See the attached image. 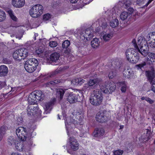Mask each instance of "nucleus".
<instances>
[{
	"mask_svg": "<svg viewBox=\"0 0 155 155\" xmlns=\"http://www.w3.org/2000/svg\"><path fill=\"white\" fill-rule=\"evenodd\" d=\"M132 43L137 51H139L144 56L147 55V51L146 48L147 42L145 39L140 37L138 38L137 44L135 39L133 40Z\"/></svg>",
	"mask_w": 155,
	"mask_h": 155,
	"instance_id": "nucleus-1",
	"label": "nucleus"
},
{
	"mask_svg": "<svg viewBox=\"0 0 155 155\" xmlns=\"http://www.w3.org/2000/svg\"><path fill=\"white\" fill-rule=\"evenodd\" d=\"M101 27L104 30L100 34L101 39L104 42H108L113 37V33L107 29L109 27L106 22L102 23Z\"/></svg>",
	"mask_w": 155,
	"mask_h": 155,
	"instance_id": "nucleus-2",
	"label": "nucleus"
},
{
	"mask_svg": "<svg viewBox=\"0 0 155 155\" xmlns=\"http://www.w3.org/2000/svg\"><path fill=\"white\" fill-rule=\"evenodd\" d=\"M44 95L40 91H36L32 92L29 95L28 101L30 104L34 105L37 101H41L44 99Z\"/></svg>",
	"mask_w": 155,
	"mask_h": 155,
	"instance_id": "nucleus-3",
	"label": "nucleus"
},
{
	"mask_svg": "<svg viewBox=\"0 0 155 155\" xmlns=\"http://www.w3.org/2000/svg\"><path fill=\"white\" fill-rule=\"evenodd\" d=\"M83 119V116L82 115H80L79 116H77L76 120L75 121H74V123H73L72 121L73 120L71 118L68 117L67 118L66 121H65V125L66 128L67 132L68 135H69V130H70L71 127H72L76 126V124H82V121Z\"/></svg>",
	"mask_w": 155,
	"mask_h": 155,
	"instance_id": "nucleus-4",
	"label": "nucleus"
},
{
	"mask_svg": "<svg viewBox=\"0 0 155 155\" xmlns=\"http://www.w3.org/2000/svg\"><path fill=\"white\" fill-rule=\"evenodd\" d=\"M66 92L69 94L68 97V100L70 103H73L77 101V97L74 96L72 93H69L70 91L69 90L62 88H58L56 90L57 96L60 97V99H62L64 92Z\"/></svg>",
	"mask_w": 155,
	"mask_h": 155,
	"instance_id": "nucleus-5",
	"label": "nucleus"
},
{
	"mask_svg": "<svg viewBox=\"0 0 155 155\" xmlns=\"http://www.w3.org/2000/svg\"><path fill=\"white\" fill-rule=\"evenodd\" d=\"M38 64L37 60L35 58H31L26 61L24 65V68L28 72L32 73L36 69Z\"/></svg>",
	"mask_w": 155,
	"mask_h": 155,
	"instance_id": "nucleus-6",
	"label": "nucleus"
},
{
	"mask_svg": "<svg viewBox=\"0 0 155 155\" xmlns=\"http://www.w3.org/2000/svg\"><path fill=\"white\" fill-rule=\"evenodd\" d=\"M103 97L101 92L99 90L94 91L90 97V101L91 104L94 105L100 104L101 102Z\"/></svg>",
	"mask_w": 155,
	"mask_h": 155,
	"instance_id": "nucleus-7",
	"label": "nucleus"
},
{
	"mask_svg": "<svg viewBox=\"0 0 155 155\" xmlns=\"http://www.w3.org/2000/svg\"><path fill=\"white\" fill-rule=\"evenodd\" d=\"M43 10V7L42 5L39 4H37L31 7L29 13L32 17L37 18L42 14Z\"/></svg>",
	"mask_w": 155,
	"mask_h": 155,
	"instance_id": "nucleus-8",
	"label": "nucleus"
},
{
	"mask_svg": "<svg viewBox=\"0 0 155 155\" xmlns=\"http://www.w3.org/2000/svg\"><path fill=\"white\" fill-rule=\"evenodd\" d=\"M135 52L134 49L131 48L128 49L125 53L126 57L128 61L134 64L137 62L140 58L137 54L136 56L134 55Z\"/></svg>",
	"mask_w": 155,
	"mask_h": 155,
	"instance_id": "nucleus-9",
	"label": "nucleus"
},
{
	"mask_svg": "<svg viewBox=\"0 0 155 155\" xmlns=\"http://www.w3.org/2000/svg\"><path fill=\"white\" fill-rule=\"evenodd\" d=\"M27 49L22 48L15 51L13 54V58L16 60H20L24 59L28 55Z\"/></svg>",
	"mask_w": 155,
	"mask_h": 155,
	"instance_id": "nucleus-10",
	"label": "nucleus"
},
{
	"mask_svg": "<svg viewBox=\"0 0 155 155\" xmlns=\"http://www.w3.org/2000/svg\"><path fill=\"white\" fill-rule=\"evenodd\" d=\"M9 144L12 145L13 147H15L16 149L19 151L27 152L28 154H26V155H28V151L26 148L23 146L22 142H19L18 141H16L14 139H12L10 141H9Z\"/></svg>",
	"mask_w": 155,
	"mask_h": 155,
	"instance_id": "nucleus-11",
	"label": "nucleus"
},
{
	"mask_svg": "<svg viewBox=\"0 0 155 155\" xmlns=\"http://www.w3.org/2000/svg\"><path fill=\"white\" fill-rule=\"evenodd\" d=\"M93 36L92 31L90 29L88 28L85 31H81L78 35V38L81 40L86 41L89 40L93 37Z\"/></svg>",
	"mask_w": 155,
	"mask_h": 155,
	"instance_id": "nucleus-12",
	"label": "nucleus"
},
{
	"mask_svg": "<svg viewBox=\"0 0 155 155\" xmlns=\"http://www.w3.org/2000/svg\"><path fill=\"white\" fill-rule=\"evenodd\" d=\"M100 87L101 90L104 93H108L112 92L115 89L116 85L114 82L111 81L101 85Z\"/></svg>",
	"mask_w": 155,
	"mask_h": 155,
	"instance_id": "nucleus-13",
	"label": "nucleus"
},
{
	"mask_svg": "<svg viewBox=\"0 0 155 155\" xmlns=\"http://www.w3.org/2000/svg\"><path fill=\"white\" fill-rule=\"evenodd\" d=\"M16 134L19 139L21 141H24L27 138V132L26 128L21 127L16 130Z\"/></svg>",
	"mask_w": 155,
	"mask_h": 155,
	"instance_id": "nucleus-14",
	"label": "nucleus"
},
{
	"mask_svg": "<svg viewBox=\"0 0 155 155\" xmlns=\"http://www.w3.org/2000/svg\"><path fill=\"white\" fill-rule=\"evenodd\" d=\"M68 143L69 147L73 151H75L78 149L79 143L78 141L74 137H72L69 138Z\"/></svg>",
	"mask_w": 155,
	"mask_h": 155,
	"instance_id": "nucleus-15",
	"label": "nucleus"
},
{
	"mask_svg": "<svg viewBox=\"0 0 155 155\" xmlns=\"http://www.w3.org/2000/svg\"><path fill=\"white\" fill-rule=\"evenodd\" d=\"M96 119L97 121L101 123L105 122L108 120L107 117L103 112H98L96 115Z\"/></svg>",
	"mask_w": 155,
	"mask_h": 155,
	"instance_id": "nucleus-16",
	"label": "nucleus"
},
{
	"mask_svg": "<svg viewBox=\"0 0 155 155\" xmlns=\"http://www.w3.org/2000/svg\"><path fill=\"white\" fill-rule=\"evenodd\" d=\"M146 74L149 82L152 85L155 84V80H153L154 77V73L153 70L151 71H146Z\"/></svg>",
	"mask_w": 155,
	"mask_h": 155,
	"instance_id": "nucleus-17",
	"label": "nucleus"
},
{
	"mask_svg": "<svg viewBox=\"0 0 155 155\" xmlns=\"http://www.w3.org/2000/svg\"><path fill=\"white\" fill-rule=\"evenodd\" d=\"M12 4L15 7L21 8L24 6L25 0H12Z\"/></svg>",
	"mask_w": 155,
	"mask_h": 155,
	"instance_id": "nucleus-18",
	"label": "nucleus"
},
{
	"mask_svg": "<svg viewBox=\"0 0 155 155\" xmlns=\"http://www.w3.org/2000/svg\"><path fill=\"white\" fill-rule=\"evenodd\" d=\"M105 133V131L102 128H98L96 129L93 133V135L96 137H100L103 136Z\"/></svg>",
	"mask_w": 155,
	"mask_h": 155,
	"instance_id": "nucleus-19",
	"label": "nucleus"
},
{
	"mask_svg": "<svg viewBox=\"0 0 155 155\" xmlns=\"http://www.w3.org/2000/svg\"><path fill=\"white\" fill-rule=\"evenodd\" d=\"M110 27L112 28H116L117 27L119 24V21L118 19L116 18H113L110 19L109 22Z\"/></svg>",
	"mask_w": 155,
	"mask_h": 155,
	"instance_id": "nucleus-20",
	"label": "nucleus"
},
{
	"mask_svg": "<svg viewBox=\"0 0 155 155\" xmlns=\"http://www.w3.org/2000/svg\"><path fill=\"white\" fill-rule=\"evenodd\" d=\"M8 70L5 65H2L0 66V76H5L8 73Z\"/></svg>",
	"mask_w": 155,
	"mask_h": 155,
	"instance_id": "nucleus-21",
	"label": "nucleus"
},
{
	"mask_svg": "<svg viewBox=\"0 0 155 155\" xmlns=\"http://www.w3.org/2000/svg\"><path fill=\"white\" fill-rule=\"evenodd\" d=\"M53 104V102H51L43 104V106L46 114L50 112L51 110V107Z\"/></svg>",
	"mask_w": 155,
	"mask_h": 155,
	"instance_id": "nucleus-22",
	"label": "nucleus"
},
{
	"mask_svg": "<svg viewBox=\"0 0 155 155\" xmlns=\"http://www.w3.org/2000/svg\"><path fill=\"white\" fill-rule=\"evenodd\" d=\"M151 38L150 39H152L153 40H152L151 41H150L149 40V42L147 43V44L151 48H155V32L152 34Z\"/></svg>",
	"mask_w": 155,
	"mask_h": 155,
	"instance_id": "nucleus-23",
	"label": "nucleus"
},
{
	"mask_svg": "<svg viewBox=\"0 0 155 155\" xmlns=\"http://www.w3.org/2000/svg\"><path fill=\"white\" fill-rule=\"evenodd\" d=\"M59 54L57 53L52 54L50 56V59L51 61L54 62H59Z\"/></svg>",
	"mask_w": 155,
	"mask_h": 155,
	"instance_id": "nucleus-24",
	"label": "nucleus"
},
{
	"mask_svg": "<svg viewBox=\"0 0 155 155\" xmlns=\"http://www.w3.org/2000/svg\"><path fill=\"white\" fill-rule=\"evenodd\" d=\"M100 45V41L98 38H95L91 42L92 47L94 48L98 47Z\"/></svg>",
	"mask_w": 155,
	"mask_h": 155,
	"instance_id": "nucleus-25",
	"label": "nucleus"
},
{
	"mask_svg": "<svg viewBox=\"0 0 155 155\" xmlns=\"http://www.w3.org/2000/svg\"><path fill=\"white\" fill-rule=\"evenodd\" d=\"M149 58H147L146 59L145 61H147V64H152L153 62L155 61V54L152 53H150L149 55Z\"/></svg>",
	"mask_w": 155,
	"mask_h": 155,
	"instance_id": "nucleus-26",
	"label": "nucleus"
},
{
	"mask_svg": "<svg viewBox=\"0 0 155 155\" xmlns=\"http://www.w3.org/2000/svg\"><path fill=\"white\" fill-rule=\"evenodd\" d=\"M123 74L125 77L127 78L133 77L134 75L133 72L131 69H128L126 71H124Z\"/></svg>",
	"mask_w": 155,
	"mask_h": 155,
	"instance_id": "nucleus-27",
	"label": "nucleus"
},
{
	"mask_svg": "<svg viewBox=\"0 0 155 155\" xmlns=\"http://www.w3.org/2000/svg\"><path fill=\"white\" fill-rule=\"evenodd\" d=\"M36 108H35L33 106L31 105L29 106L27 110L28 114L29 115H33L34 114L36 113Z\"/></svg>",
	"mask_w": 155,
	"mask_h": 155,
	"instance_id": "nucleus-28",
	"label": "nucleus"
},
{
	"mask_svg": "<svg viewBox=\"0 0 155 155\" xmlns=\"http://www.w3.org/2000/svg\"><path fill=\"white\" fill-rule=\"evenodd\" d=\"M118 84L121 87V91L123 92H125L126 90L127 85L126 82L124 81H121L118 83Z\"/></svg>",
	"mask_w": 155,
	"mask_h": 155,
	"instance_id": "nucleus-29",
	"label": "nucleus"
},
{
	"mask_svg": "<svg viewBox=\"0 0 155 155\" xmlns=\"http://www.w3.org/2000/svg\"><path fill=\"white\" fill-rule=\"evenodd\" d=\"M130 15L126 12H122L120 15V18L122 20L126 19Z\"/></svg>",
	"mask_w": 155,
	"mask_h": 155,
	"instance_id": "nucleus-30",
	"label": "nucleus"
},
{
	"mask_svg": "<svg viewBox=\"0 0 155 155\" xmlns=\"http://www.w3.org/2000/svg\"><path fill=\"white\" fill-rule=\"evenodd\" d=\"M7 12L9 14L10 18L13 21H17L18 20L17 18L14 15L11 9H8L7 11Z\"/></svg>",
	"mask_w": 155,
	"mask_h": 155,
	"instance_id": "nucleus-31",
	"label": "nucleus"
},
{
	"mask_svg": "<svg viewBox=\"0 0 155 155\" xmlns=\"http://www.w3.org/2000/svg\"><path fill=\"white\" fill-rule=\"evenodd\" d=\"M101 80L98 79H94L93 80H90L88 82L89 85L91 86H92L94 85L97 82H99Z\"/></svg>",
	"mask_w": 155,
	"mask_h": 155,
	"instance_id": "nucleus-32",
	"label": "nucleus"
},
{
	"mask_svg": "<svg viewBox=\"0 0 155 155\" xmlns=\"http://www.w3.org/2000/svg\"><path fill=\"white\" fill-rule=\"evenodd\" d=\"M6 17V15L5 12L3 11L0 10V21L4 20Z\"/></svg>",
	"mask_w": 155,
	"mask_h": 155,
	"instance_id": "nucleus-33",
	"label": "nucleus"
},
{
	"mask_svg": "<svg viewBox=\"0 0 155 155\" xmlns=\"http://www.w3.org/2000/svg\"><path fill=\"white\" fill-rule=\"evenodd\" d=\"M60 82L61 81L58 80H55L54 81H51L47 84L48 86H50L51 85H54L58 83H60Z\"/></svg>",
	"mask_w": 155,
	"mask_h": 155,
	"instance_id": "nucleus-34",
	"label": "nucleus"
},
{
	"mask_svg": "<svg viewBox=\"0 0 155 155\" xmlns=\"http://www.w3.org/2000/svg\"><path fill=\"white\" fill-rule=\"evenodd\" d=\"M124 153V151L121 150H117L113 151V155H122Z\"/></svg>",
	"mask_w": 155,
	"mask_h": 155,
	"instance_id": "nucleus-35",
	"label": "nucleus"
},
{
	"mask_svg": "<svg viewBox=\"0 0 155 155\" xmlns=\"http://www.w3.org/2000/svg\"><path fill=\"white\" fill-rule=\"evenodd\" d=\"M70 45V42L68 40L64 41L62 44V47L64 48H67Z\"/></svg>",
	"mask_w": 155,
	"mask_h": 155,
	"instance_id": "nucleus-36",
	"label": "nucleus"
},
{
	"mask_svg": "<svg viewBox=\"0 0 155 155\" xmlns=\"http://www.w3.org/2000/svg\"><path fill=\"white\" fill-rule=\"evenodd\" d=\"M51 18V15L49 14H47L43 16V19L44 21H46L50 20Z\"/></svg>",
	"mask_w": 155,
	"mask_h": 155,
	"instance_id": "nucleus-37",
	"label": "nucleus"
},
{
	"mask_svg": "<svg viewBox=\"0 0 155 155\" xmlns=\"http://www.w3.org/2000/svg\"><path fill=\"white\" fill-rule=\"evenodd\" d=\"M146 63L145 62H144L139 64L136 65L135 67L137 69H141V68L143 67L146 65Z\"/></svg>",
	"mask_w": 155,
	"mask_h": 155,
	"instance_id": "nucleus-38",
	"label": "nucleus"
},
{
	"mask_svg": "<svg viewBox=\"0 0 155 155\" xmlns=\"http://www.w3.org/2000/svg\"><path fill=\"white\" fill-rule=\"evenodd\" d=\"M115 72L114 71H110L108 74V77L110 78H113L116 76Z\"/></svg>",
	"mask_w": 155,
	"mask_h": 155,
	"instance_id": "nucleus-39",
	"label": "nucleus"
},
{
	"mask_svg": "<svg viewBox=\"0 0 155 155\" xmlns=\"http://www.w3.org/2000/svg\"><path fill=\"white\" fill-rule=\"evenodd\" d=\"M58 45V43L56 41H51L49 42V46L51 48H54Z\"/></svg>",
	"mask_w": 155,
	"mask_h": 155,
	"instance_id": "nucleus-40",
	"label": "nucleus"
},
{
	"mask_svg": "<svg viewBox=\"0 0 155 155\" xmlns=\"http://www.w3.org/2000/svg\"><path fill=\"white\" fill-rule=\"evenodd\" d=\"M78 78H74L71 81V83L74 85H78Z\"/></svg>",
	"mask_w": 155,
	"mask_h": 155,
	"instance_id": "nucleus-41",
	"label": "nucleus"
},
{
	"mask_svg": "<svg viewBox=\"0 0 155 155\" xmlns=\"http://www.w3.org/2000/svg\"><path fill=\"white\" fill-rule=\"evenodd\" d=\"M131 4V3L129 0H126L124 3L125 7L127 8Z\"/></svg>",
	"mask_w": 155,
	"mask_h": 155,
	"instance_id": "nucleus-42",
	"label": "nucleus"
},
{
	"mask_svg": "<svg viewBox=\"0 0 155 155\" xmlns=\"http://www.w3.org/2000/svg\"><path fill=\"white\" fill-rule=\"evenodd\" d=\"M136 1L137 4L141 6L143 4L146 0H136Z\"/></svg>",
	"mask_w": 155,
	"mask_h": 155,
	"instance_id": "nucleus-43",
	"label": "nucleus"
},
{
	"mask_svg": "<svg viewBox=\"0 0 155 155\" xmlns=\"http://www.w3.org/2000/svg\"><path fill=\"white\" fill-rule=\"evenodd\" d=\"M139 140L141 142H145L148 140V139L144 137L143 136H141L139 138Z\"/></svg>",
	"mask_w": 155,
	"mask_h": 155,
	"instance_id": "nucleus-44",
	"label": "nucleus"
},
{
	"mask_svg": "<svg viewBox=\"0 0 155 155\" xmlns=\"http://www.w3.org/2000/svg\"><path fill=\"white\" fill-rule=\"evenodd\" d=\"M43 51V49L41 48H39L36 50L35 53L38 54H39L42 53Z\"/></svg>",
	"mask_w": 155,
	"mask_h": 155,
	"instance_id": "nucleus-45",
	"label": "nucleus"
},
{
	"mask_svg": "<svg viewBox=\"0 0 155 155\" xmlns=\"http://www.w3.org/2000/svg\"><path fill=\"white\" fill-rule=\"evenodd\" d=\"M78 80H79L78 82V85H80L84 83L85 81L84 80L81 78H78Z\"/></svg>",
	"mask_w": 155,
	"mask_h": 155,
	"instance_id": "nucleus-46",
	"label": "nucleus"
},
{
	"mask_svg": "<svg viewBox=\"0 0 155 155\" xmlns=\"http://www.w3.org/2000/svg\"><path fill=\"white\" fill-rule=\"evenodd\" d=\"M146 101L150 104H152L154 102V100L151 99L148 97H147V98L146 99Z\"/></svg>",
	"mask_w": 155,
	"mask_h": 155,
	"instance_id": "nucleus-47",
	"label": "nucleus"
},
{
	"mask_svg": "<svg viewBox=\"0 0 155 155\" xmlns=\"http://www.w3.org/2000/svg\"><path fill=\"white\" fill-rule=\"evenodd\" d=\"M81 2L83 3L84 4H87L89 3L90 2H91L92 0H80Z\"/></svg>",
	"mask_w": 155,
	"mask_h": 155,
	"instance_id": "nucleus-48",
	"label": "nucleus"
},
{
	"mask_svg": "<svg viewBox=\"0 0 155 155\" xmlns=\"http://www.w3.org/2000/svg\"><path fill=\"white\" fill-rule=\"evenodd\" d=\"M128 10L129 12H130V14H131L133 13V12H134V10L133 8H128Z\"/></svg>",
	"mask_w": 155,
	"mask_h": 155,
	"instance_id": "nucleus-49",
	"label": "nucleus"
},
{
	"mask_svg": "<svg viewBox=\"0 0 155 155\" xmlns=\"http://www.w3.org/2000/svg\"><path fill=\"white\" fill-rule=\"evenodd\" d=\"M90 86L89 85V84L88 83L87 84H84V89H89L90 88Z\"/></svg>",
	"mask_w": 155,
	"mask_h": 155,
	"instance_id": "nucleus-50",
	"label": "nucleus"
},
{
	"mask_svg": "<svg viewBox=\"0 0 155 155\" xmlns=\"http://www.w3.org/2000/svg\"><path fill=\"white\" fill-rule=\"evenodd\" d=\"M78 0H70V1L71 3H75L77 2Z\"/></svg>",
	"mask_w": 155,
	"mask_h": 155,
	"instance_id": "nucleus-51",
	"label": "nucleus"
},
{
	"mask_svg": "<svg viewBox=\"0 0 155 155\" xmlns=\"http://www.w3.org/2000/svg\"><path fill=\"white\" fill-rule=\"evenodd\" d=\"M1 130L2 128H1L0 129V140H1L2 136V134H3V133L2 132Z\"/></svg>",
	"mask_w": 155,
	"mask_h": 155,
	"instance_id": "nucleus-52",
	"label": "nucleus"
},
{
	"mask_svg": "<svg viewBox=\"0 0 155 155\" xmlns=\"http://www.w3.org/2000/svg\"><path fill=\"white\" fill-rule=\"evenodd\" d=\"M5 83L4 82H0V88H2L5 85Z\"/></svg>",
	"mask_w": 155,
	"mask_h": 155,
	"instance_id": "nucleus-53",
	"label": "nucleus"
},
{
	"mask_svg": "<svg viewBox=\"0 0 155 155\" xmlns=\"http://www.w3.org/2000/svg\"><path fill=\"white\" fill-rule=\"evenodd\" d=\"M153 0H149L148 2L144 5V6L147 7L152 1Z\"/></svg>",
	"mask_w": 155,
	"mask_h": 155,
	"instance_id": "nucleus-54",
	"label": "nucleus"
},
{
	"mask_svg": "<svg viewBox=\"0 0 155 155\" xmlns=\"http://www.w3.org/2000/svg\"><path fill=\"white\" fill-rule=\"evenodd\" d=\"M17 27V26H12V27H10L9 28V29H10L13 30V29H15Z\"/></svg>",
	"mask_w": 155,
	"mask_h": 155,
	"instance_id": "nucleus-55",
	"label": "nucleus"
},
{
	"mask_svg": "<svg viewBox=\"0 0 155 155\" xmlns=\"http://www.w3.org/2000/svg\"><path fill=\"white\" fill-rule=\"evenodd\" d=\"M147 98V97H142L141 98V99L142 100H145L146 101V99Z\"/></svg>",
	"mask_w": 155,
	"mask_h": 155,
	"instance_id": "nucleus-56",
	"label": "nucleus"
},
{
	"mask_svg": "<svg viewBox=\"0 0 155 155\" xmlns=\"http://www.w3.org/2000/svg\"><path fill=\"white\" fill-rule=\"evenodd\" d=\"M11 155H21L18 153H12Z\"/></svg>",
	"mask_w": 155,
	"mask_h": 155,
	"instance_id": "nucleus-57",
	"label": "nucleus"
},
{
	"mask_svg": "<svg viewBox=\"0 0 155 155\" xmlns=\"http://www.w3.org/2000/svg\"><path fill=\"white\" fill-rule=\"evenodd\" d=\"M22 37V35H21L20 36H16V38H18V39H20Z\"/></svg>",
	"mask_w": 155,
	"mask_h": 155,
	"instance_id": "nucleus-58",
	"label": "nucleus"
},
{
	"mask_svg": "<svg viewBox=\"0 0 155 155\" xmlns=\"http://www.w3.org/2000/svg\"><path fill=\"white\" fill-rule=\"evenodd\" d=\"M154 86H152V90L155 93V89H154Z\"/></svg>",
	"mask_w": 155,
	"mask_h": 155,
	"instance_id": "nucleus-59",
	"label": "nucleus"
},
{
	"mask_svg": "<svg viewBox=\"0 0 155 155\" xmlns=\"http://www.w3.org/2000/svg\"><path fill=\"white\" fill-rule=\"evenodd\" d=\"M38 35L37 33H35V37L37 36H38Z\"/></svg>",
	"mask_w": 155,
	"mask_h": 155,
	"instance_id": "nucleus-60",
	"label": "nucleus"
},
{
	"mask_svg": "<svg viewBox=\"0 0 155 155\" xmlns=\"http://www.w3.org/2000/svg\"><path fill=\"white\" fill-rule=\"evenodd\" d=\"M123 127H124V126H120V129H122V128H123Z\"/></svg>",
	"mask_w": 155,
	"mask_h": 155,
	"instance_id": "nucleus-61",
	"label": "nucleus"
},
{
	"mask_svg": "<svg viewBox=\"0 0 155 155\" xmlns=\"http://www.w3.org/2000/svg\"><path fill=\"white\" fill-rule=\"evenodd\" d=\"M38 112H39V114H41V111L40 110H38Z\"/></svg>",
	"mask_w": 155,
	"mask_h": 155,
	"instance_id": "nucleus-62",
	"label": "nucleus"
},
{
	"mask_svg": "<svg viewBox=\"0 0 155 155\" xmlns=\"http://www.w3.org/2000/svg\"><path fill=\"white\" fill-rule=\"evenodd\" d=\"M134 12L135 13V15H137V14H136V11H134Z\"/></svg>",
	"mask_w": 155,
	"mask_h": 155,
	"instance_id": "nucleus-63",
	"label": "nucleus"
},
{
	"mask_svg": "<svg viewBox=\"0 0 155 155\" xmlns=\"http://www.w3.org/2000/svg\"><path fill=\"white\" fill-rule=\"evenodd\" d=\"M36 37H35V36L34 37V40H36Z\"/></svg>",
	"mask_w": 155,
	"mask_h": 155,
	"instance_id": "nucleus-64",
	"label": "nucleus"
}]
</instances>
